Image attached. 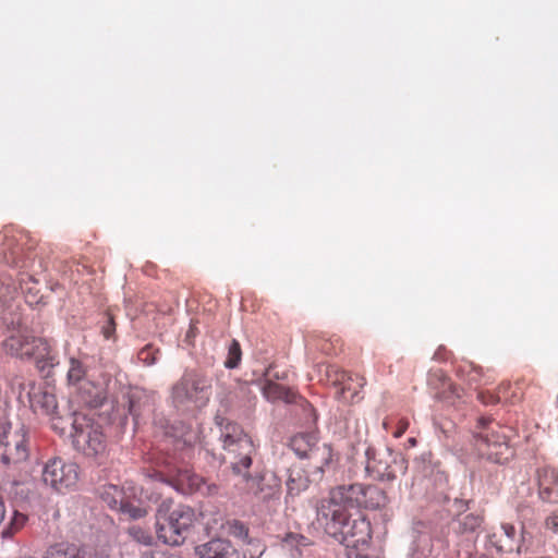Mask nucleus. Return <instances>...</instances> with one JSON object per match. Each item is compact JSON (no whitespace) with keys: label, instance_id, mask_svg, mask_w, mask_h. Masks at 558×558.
<instances>
[{"label":"nucleus","instance_id":"obj_46","mask_svg":"<svg viewBox=\"0 0 558 558\" xmlns=\"http://www.w3.org/2000/svg\"><path fill=\"white\" fill-rule=\"evenodd\" d=\"M265 550H266V547H265V546H263V548H262V550L259 551V555H258V557H257V558H260V557L263 556V554L265 553Z\"/></svg>","mask_w":558,"mask_h":558},{"label":"nucleus","instance_id":"obj_35","mask_svg":"<svg viewBox=\"0 0 558 558\" xmlns=\"http://www.w3.org/2000/svg\"><path fill=\"white\" fill-rule=\"evenodd\" d=\"M281 542H282V544H284L287 546L295 547V548L306 547V546L311 545V542L306 536L299 534V533H293V532L287 533L282 537Z\"/></svg>","mask_w":558,"mask_h":558},{"label":"nucleus","instance_id":"obj_40","mask_svg":"<svg viewBox=\"0 0 558 558\" xmlns=\"http://www.w3.org/2000/svg\"><path fill=\"white\" fill-rule=\"evenodd\" d=\"M16 293V288L0 284V306H5L9 300H12Z\"/></svg>","mask_w":558,"mask_h":558},{"label":"nucleus","instance_id":"obj_15","mask_svg":"<svg viewBox=\"0 0 558 558\" xmlns=\"http://www.w3.org/2000/svg\"><path fill=\"white\" fill-rule=\"evenodd\" d=\"M538 496L544 502H558V471L543 468L537 471Z\"/></svg>","mask_w":558,"mask_h":558},{"label":"nucleus","instance_id":"obj_33","mask_svg":"<svg viewBox=\"0 0 558 558\" xmlns=\"http://www.w3.org/2000/svg\"><path fill=\"white\" fill-rule=\"evenodd\" d=\"M27 522V517L17 511L14 512L8 527L3 531V536H13L15 533L21 531Z\"/></svg>","mask_w":558,"mask_h":558},{"label":"nucleus","instance_id":"obj_5","mask_svg":"<svg viewBox=\"0 0 558 558\" xmlns=\"http://www.w3.org/2000/svg\"><path fill=\"white\" fill-rule=\"evenodd\" d=\"M31 454L29 429L20 421H0V461L16 466Z\"/></svg>","mask_w":558,"mask_h":558},{"label":"nucleus","instance_id":"obj_31","mask_svg":"<svg viewBox=\"0 0 558 558\" xmlns=\"http://www.w3.org/2000/svg\"><path fill=\"white\" fill-rule=\"evenodd\" d=\"M119 511L128 514L131 519H141L147 514V509L145 507L136 505L134 501L130 500L129 497L125 499Z\"/></svg>","mask_w":558,"mask_h":558},{"label":"nucleus","instance_id":"obj_28","mask_svg":"<svg viewBox=\"0 0 558 558\" xmlns=\"http://www.w3.org/2000/svg\"><path fill=\"white\" fill-rule=\"evenodd\" d=\"M510 388V384H501L498 387L497 393L489 391H478L477 398L483 404H495L501 401L513 402L512 398L508 397L507 391Z\"/></svg>","mask_w":558,"mask_h":558},{"label":"nucleus","instance_id":"obj_11","mask_svg":"<svg viewBox=\"0 0 558 558\" xmlns=\"http://www.w3.org/2000/svg\"><path fill=\"white\" fill-rule=\"evenodd\" d=\"M2 349L11 356L29 359L48 353V344L41 338L32 336L26 329H17L2 342Z\"/></svg>","mask_w":558,"mask_h":558},{"label":"nucleus","instance_id":"obj_36","mask_svg":"<svg viewBox=\"0 0 558 558\" xmlns=\"http://www.w3.org/2000/svg\"><path fill=\"white\" fill-rule=\"evenodd\" d=\"M288 378V372L287 371H277L275 366L271 364L269 365L263 375L262 380H272L278 383L279 380H286Z\"/></svg>","mask_w":558,"mask_h":558},{"label":"nucleus","instance_id":"obj_21","mask_svg":"<svg viewBox=\"0 0 558 558\" xmlns=\"http://www.w3.org/2000/svg\"><path fill=\"white\" fill-rule=\"evenodd\" d=\"M305 459L308 460L307 468L323 473L332 459V449L328 444L318 442Z\"/></svg>","mask_w":558,"mask_h":558},{"label":"nucleus","instance_id":"obj_25","mask_svg":"<svg viewBox=\"0 0 558 558\" xmlns=\"http://www.w3.org/2000/svg\"><path fill=\"white\" fill-rule=\"evenodd\" d=\"M310 481L305 472L300 468L289 469V476L287 480L288 494L295 496L308 487Z\"/></svg>","mask_w":558,"mask_h":558},{"label":"nucleus","instance_id":"obj_12","mask_svg":"<svg viewBox=\"0 0 558 558\" xmlns=\"http://www.w3.org/2000/svg\"><path fill=\"white\" fill-rule=\"evenodd\" d=\"M396 456L388 448H367L366 450V471L378 480H393L396 477Z\"/></svg>","mask_w":558,"mask_h":558},{"label":"nucleus","instance_id":"obj_19","mask_svg":"<svg viewBox=\"0 0 558 558\" xmlns=\"http://www.w3.org/2000/svg\"><path fill=\"white\" fill-rule=\"evenodd\" d=\"M244 482V489L254 496L262 499L272 498L278 493V485L274 486L265 483V477L260 475L252 476L250 473H244L242 476Z\"/></svg>","mask_w":558,"mask_h":558},{"label":"nucleus","instance_id":"obj_30","mask_svg":"<svg viewBox=\"0 0 558 558\" xmlns=\"http://www.w3.org/2000/svg\"><path fill=\"white\" fill-rule=\"evenodd\" d=\"M86 375V368L84 366V364L74 359V357H71L70 359V367H69V371H68V381L70 384H77L80 383Z\"/></svg>","mask_w":558,"mask_h":558},{"label":"nucleus","instance_id":"obj_14","mask_svg":"<svg viewBox=\"0 0 558 558\" xmlns=\"http://www.w3.org/2000/svg\"><path fill=\"white\" fill-rule=\"evenodd\" d=\"M173 481L175 488L182 494L201 493L205 496H214L219 490L216 484L207 483L205 478L187 469L179 470Z\"/></svg>","mask_w":558,"mask_h":558},{"label":"nucleus","instance_id":"obj_16","mask_svg":"<svg viewBox=\"0 0 558 558\" xmlns=\"http://www.w3.org/2000/svg\"><path fill=\"white\" fill-rule=\"evenodd\" d=\"M260 390L264 398L269 402L283 401L286 403H293L296 401L299 395L292 388L283 386L279 383L268 380H260Z\"/></svg>","mask_w":558,"mask_h":558},{"label":"nucleus","instance_id":"obj_4","mask_svg":"<svg viewBox=\"0 0 558 558\" xmlns=\"http://www.w3.org/2000/svg\"><path fill=\"white\" fill-rule=\"evenodd\" d=\"M325 499L339 504L347 510L349 507L377 510L388 504L387 494L383 488L362 483L336 486Z\"/></svg>","mask_w":558,"mask_h":558},{"label":"nucleus","instance_id":"obj_17","mask_svg":"<svg viewBox=\"0 0 558 558\" xmlns=\"http://www.w3.org/2000/svg\"><path fill=\"white\" fill-rule=\"evenodd\" d=\"M457 374L466 380L471 386L489 385L494 378L490 371L484 372L483 368L473 362L464 361L457 367Z\"/></svg>","mask_w":558,"mask_h":558},{"label":"nucleus","instance_id":"obj_38","mask_svg":"<svg viewBox=\"0 0 558 558\" xmlns=\"http://www.w3.org/2000/svg\"><path fill=\"white\" fill-rule=\"evenodd\" d=\"M116 331L114 318L110 313L106 314V322L101 327V332L106 339H110Z\"/></svg>","mask_w":558,"mask_h":558},{"label":"nucleus","instance_id":"obj_3","mask_svg":"<svg viewBox=\"0 0 558 558\" xmlns=\"http://www.w3.org/2000/svg\"><path fill=\"white\" fill-rule=\"evenodd\" d=\"M71 434L75 449L98 463L108 454L107 437L101 425L85 414L75 413Z\"/></svg>","mask_w":558,"mask_h":558},{"label":"nucleus","instance_id":"obj_32","mask_svg":"<svg viewBox=\"0 0 558 558\" xmlns=\"http://www.w3.org/2000/svg\"><path fill=\"white\" fill-rule=\"evenodd\" d=\"M129 535L132 537L133 541L148 546L153 543V536L149 533L148 530L140 526V525H132L128 529Z\"/></svg>","mask_w":558,"mask_h":558},{"label":"nucleus","instance_id":"obj_48","mask_svg":"<svg viewBox=\"0 0 558 558\" xmlns=\"http://www.w3.org/2000/svg\"><path fill=\"white\" fill-rule=\"evenodd\" d=\"M130 413L134 415V411H133V404L132 402L130 403V409H129Z\"/></svg>","mask_w":558,"mask_h":558},{"label":"nucleus","instance_id":"obj_10","mask_svg":"<svg viewBox=\"0 0 558 558\" xmlns=\"http://www.w3.org/2000/svg\"><path fill=\"white\" fill-rule=\"evenodd\" d=\"M41 478L45 485L58 493H64L76 486L78 465L60 458L50 459L43 469Z\"/></svg>","mask_w":558,"mask_h":558},{"label":"nucleus","instance_id":"obj_8","mask_svg":"<svg viewBox=\"0 0 558 558\" xmlns=\"http://www.w3.org/2000/svg\"><path fill=\"white\" fill-rule=\"evenodd\" d=\"M210 380L194 372H186L172 388V399L177 405L193 402L203 407L209 399Z\"/></svg>","mask_w":558,"mask_h":558},{"label":"nucleus","instance_id":"obj_2","mask_svg":"<svg viewBox=\"0 0 558 558\" xmlns=\"http://www.w3.org/2000/svg\"><path fill=\"white\" fill-rule=\"evenodd\" d=\"M194 520L195 512L190 506L179 505L171 510L170 502L162 501L157 511V536L165 544L181 545Z\"/></svg>","mask_w":558,"mask_h":558},{"label":"nucleus","instance_id":"obj_47","mask_svg":"<svg viewBox=\"0 0 558 558\" xmlns=\"http://www.w3.org/2000/svg\"><path fill=\"white\" fill-rule=\"evenodd\" d=\"M409 442H410L412 446H414V445L416 444V440H415V438H410V439H409Z\"/></svg>","mask_w":558,"mask_h":558},{"label":"nucleus","instance_id":"obj_45","mask_svg":"<svg viewBox=\"0 0 558 558\" xmlns=\"http://www.w3.org/2000/svg\"><path fill=\"white\" fill-rule=\"evenodd\" d=\"M322 350H323L325 353H327V354L331 353V352H330V349H329V348H327V345H326V344L322 347Z\"/></svg>","mask_w":558,"mask_h":558},{"label":"nucleus","instance_id":"obj_27","mask_svg":"<svg viewBox=\"0 0 558 558\" xmlns=\"http://www.w3.org/2000/svg\"><path fill=\"white\" fill-rule=\"evenodd\" d=\"M515 529L512 524L505 523L500 526V535L493 533L489 535V542L498 549L502 550L514 539Z\"/></svg>","mask_w":558,"mask_h":558},{"label":"nucleus","instance_id":"obj_23","mask_svg":"<svg viewBox=\"0 0 558 558\" xmlns=\"http://www.w3.org/2000/svg\"><path fill=\"white\" fill-rule=\"evenodd\" d=\"M318 444L315 434H299L291 438L290 447L301 459H305Z\"/></svg>","mask_w":558,"mask_h":558},{"label":"nucleus","instance_id":"obj_44","mask_svg":"<svg viewBox=\"0 0 558 558\" xmlns=\"http://www.w3.org/2000/svg\"><path fill=\"white\" fill-rule=\"evenodd\" d=\"M5 518V505L2 496L0 495V524L3 522Z\"/></svg>","mask_w":558,"mask_h":558},{"label":"nucleus","instance_id":"obj_29","mask_svg":"<svg viewBox=\"0 0 558 558\" xmlns=\"http://www.w3.org/2000/svg\"><path fill=\"white\" fill-rule=\"evenodd\" d=\"M242 359V350L238 340L233 339L228 347V355L225 361L227 368H235L239 366Z\"/></svg>","mask_w":558,"mask_h":558},{"label":"nucleus","instance_id":"obj_7","mask_svg":"<svg viewBox=\"0 0 558 558\" xmlns=\"http://www.w3.org/2000/svg\"><path fill=\"white\" fill-rule=\"evenodd\" d=\"M37 242L23 230L5 227L0 232V253L3 262L23 269L31 268L35 262L32 253Z\"/></svg>","mask_w":558,"mask_h":558},{"label":"nucleus","instance_id":"obj_13","mask_svg":"<svg viewBox=\"0 0 558 558\" xmlns=\"http://www.w3.org/2000/svg\"><path fill=\"white\" fill-rule=\"evenodd\" d=\"M483 430L480 432L475 439V446L478 453L487 459L499 461V454H501V448L507 447L506 436L500 434L498 430H494L490 427H486L487 423L485 418L478 421Z\"/></svg>","mask_w":558,"mask_h":558},{"label":"nucleus","instance_id":"obj_49","mask_svg":"<svg viewBox=\"0 0 558 558\" xmlns=\"http://www.w3.org/2000/svg\"><path fill=\"white\" fill-rule=\"evenodd\" d=\"M384 427L388 428V423L387 422H384Z\"/></svg>","mask_w":558,"mask_h":558},{"label":"nucleus","instance_id":"obj_1","mask_svg":"<svg viewBox=\"0 0 558 558\" xmlns=\"http://www.w3.org/2000/svg\"><path fill=\"white\" fill-rule=\"evenodd\" d=\"M317 522L325 533L345 546L348 551L367 549L372 539V525L366 517L351 518L339 504L325 498L316 507Z\"/></svg>","mask_w":558,"mask_h":558},{"label":"nucleus","instance_id":"obj_20","mask_svg":"<svg viewBox=\"0 0 558 558\" xmlns=\"http://www.w3.org/2000/svg\"><path fill=\"white\" fill-rule=\"evenodd\" d=\"M484 523L482 513H466L458 515L452 524L453 531L460 535H471L477 533Z\"/></svg>","mask_w":558,"mask_h":558},{"label":"nucleus","instance_id":"obj_26","mask_svg":"<svg viewBox=\"0 0 558 558\" xmlns=\"http://www.w3.org/2000/svg\"><path fill=\"white\" fill-rule=\"evenodd\" d=\"M31 402L35 410H40L47 415L53 414L58 408L56 396L47 391L34 393Z\"/></svg>","mask_w":558,"mask_h":558},{"label":"nucleus","instance_id":"obj_42","mask_svg":"<svg viewBox=\"0 0 558 558\" xmlns=\"http://www.w3.org/2000/svg\"><path fill=\"white\" fill-rule=\"evenodd\" d=\"M409 425H410L409 420L405 417H401L397 422L396 430L392 433L393 437L400 438L407 432V429L409 428Z\"/></svg>","mask_w":558,"mask_h":558},{"label":"nucleus","instance_id":"obj_24","mask_svg":"<svg viewBox=\"0 0 558 558\" xmlns=\"http://www.w3.org/2000/svg\"><path fill=\"white\" fill-rule=\"evenodd\" d=\"M128 496L129 495L124 487L120 488L113 484L105 485L100 492V498L104 502L114 510H119L121 508Z\"/></svg>","mask_w":558,"mask_h":558},{"label":"nucleus","instance_id":"obj_43","mask_svg":"<svg viewBox=\"0 0 558 558\" xmlns=\"http://www.w3.org/2000/svg\"><path fill=\"white\" fill-rule=\"evenodd\" d=\"M180 438L186 445H192L197 440V433L195 430H189L187 433H182Z\"/></svg>","mask_w":558,"mask_h":558},{"label":"nucleus","instance_id":"obj_41","mask_svg":"<svg viewBox=\"0 0 558 558\" xmlns=\"http://www.w3.org/2000/svg\"><path fill=\"white\" fill-rule=\"evenodd\" d=\"M143 558H182L178 555L170 554L163 550H149L143 554Z\"/></svg>","mask_w":558,"mask_h":558},{"label":"nucleus","instance_id":"obj_39","mask_svg":"<svg viewBox=\"0 0 558 558\" xmlns=\"http://www.w3.org/2000/svg\"><path fill=\"white\" fill-rule=\"evenodd\" d=\"M544 527L554 534H558V510L553 511L546 517Z\"/></svg>","mask_w":558,"mask_h":558},{"label":"nucleus","instance_id":"obj_9","mask_svg":"<svg viewBox=\"0 0 558 558\" xmlns=\"http://www.w3.org/2000/svg\"><path fill=\"white\" fill-rule=\"evenodd\" d=\"M325 380L336 388V398L342 402H355L366 384V379L359 375L339 368L337 365L325 366Z\"/></svg>","mask_w":558,"mask_h":558},{"label":"nucleus","instance_id":"obj_37","mask_svg":"<svg viewBox=\"0 0 558 558\" xmlns=\"http://www.w3.org/2000/svg\"><path fill=\"white\" fill-rule=\"evenodd\" d=\"M157 353H158V351L157 350L155 351L151 345H146L145 348H143L140 351L138 359L142 362H144L146 365H151L157 360V356H156Z\"/></svg>","mask_w":558,"mask_h":558},{"label":"nucleus","instance_id":"obj_22","mask_svg":"<svg viewBox=\"0 0 558 558\" xmlns=\"http://www.w3.org/2000/svg\"><path fill=\"white\" fill-rule=\"evenodd\" d=\"M19 286L22 293L25 294V300L28 304L33 305L39 303L41 299L40 290L38 288V281L33 275L25 271L20 272Z\"/></svg>","mask_w":558,"mask_h":558},{"label":"nucleus","instance_id":"obj_34","mask_svg":"<svg viewBox=\"0 0 558 558\" xmlns=\"http://www.w3.org/2000/svg\"><path fill=\"white\" fill-rule=\"evenodd\" d=\"M228 533L234 537L247 541L248 544L253 543L252 539H248V527L241 521L233 520L228 522Z\"/></svg>","mask_w":558,"mask_h":558},{"label":"nucleus","instance_id":"obj_6","mask_svg":"<svg viewBox=\"0 0 558 558\" xmlns=\"http://www.w3.org/2000/svg\"><path fill=\"white\" fill-rule=\"evenodd\" d=\"M221 440L226 450L232 472L242 476L248 473L255 454V445L252 438L243 432L236 423H227L221 432Z\"/></svg>","mask_w":558,"mask_h":558},{"label":"nucleus","instance_id":"obj_18","mask_svg":"<svg viewBox=\"0 0 558 558\" xmlns=\"http://www.w3.org/2000/svg\"><path fill=\"white\" fill-rule=\"evenodd\" d=\"M232 551V544L223 538H214L195 547L199 558H229Z\"/></svg>","mask_w":558,"mask_h":558}]
</instances>
